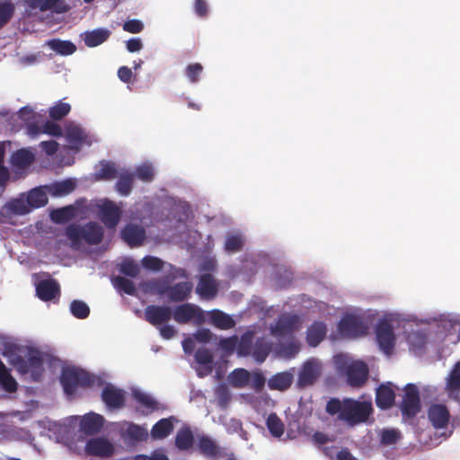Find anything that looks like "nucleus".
I'll return each instance as SVG.
<instances>
[{
    "mask_svg": "<svg viewBox=\"0 0 460 460\" xmlns=\"http://www.w3.org/2000/svg\"><path fill=\"white\" fill-rule=\"evenodd\" d=\"M104 418L97 413L85 414L80 421V430L86 435L98 433L103 427Z\"/></svg>",
    "mask_w": 460,
    "mask_h": 460,
    "instance_id": "21",
    "label": "nucleus"
},
{
    "mask_svg": "<svg viewBox=\"0 0 460 460\" xmlns=\"http://www.w3.org/2000/svg\"><path fill=\"white\" fill-rule=\"evenodd\" d=\"M175 322L180 324H185L195 319L198 323L204 321V315L201 309L190 303L182 304L174 308L172 316Z\"/></svg>",
    "mask_w": 460,
    "mask_h": 460,
    "instance_id": "8",
    "label": "nucleus"
},
{
    "mask_svg": "<svg viewBox=\"0 0 460 460\" xmlns=\"http://www.w3.org/2000/svg\"><path fill=\"white\" fill-rule=\"evenodd\" d=\"M71 111L69 103L58 102L49 109V117L54 120H59L65 118Z\"/></svg>",
    "mask_w": 460,
    "mask_h": 460,
    "instance_id": "46",
    "label": "nucleus"
},
{
    "mask_svg": "<svg viewBox=\"0 0 460 460\" xmlns=\"http://www.w3.org/2000/svg\"><path fill=\"white\" fill-rule=\"evenodd\" d=\"M447 390L449 393L460 391V362H457L447 379Z\"/></svg>",
    "mask_w": 460,
    "mask_h": 460,
    "instance_id": "44",
    "label": "nucleus"
},
{
    "mask_svg": "<svg viewBox=\"0 0 460 460\" xmlns=\"http://www.w3.org/2000/svg\"><path fill=\"white\" fill-rule=\"evenodd\" d=\"M25 2L30 8L40 9L41 12L53 11L62 13L68 11L65 0H25Z\"/></svg>",
    "mask_w": 460,
    "mask_h": 460,
    "instance_id": "19",
    "label": "nucleus"
},
{
    "mask_svg": "<svg viewBox=\"0 0 460 460\" xmlns=\"http://www.w3.org/2000/svg\"><path fill=\"white\" fill-rule=\"evenodd\" d=\"M194 436L189 426L181 428L175 436V447L181 451L189 450L193 447Z\"/></svg>",
    "mask_w": 460,
    "mask_h": 460,
    "instance_id": "30",
    "label": "nucleus"
},
{
    "mask_svg": "<svg viewBox=\"0 0 460 460\" xmlns=\"http://www.w3.org/2000/svg\"><path fill=\"white\" fill-rule=\"evenodd\" d=\"M293 382V375L289 372H280L273 375L268 381L270 390L285 391L288 389Z\"/></svg>",
    "mask_w": 460,
    "mask_h": 460,
    "instance_id": "29",
    "label": "nucleus"
},
{
    "mask_svg": "<svg viewBox=\"0 0 460 460\" xmlns=\"http://www.w3.org/2000/svg\"><path fill=\"white\" fill-rule=\"evenodd\" d=\"M126 426L125 429H121V437L124 439L133 442H141L147 439L148 433L145 428L132 422H127Z\"/></svg>",
    "mask_w": 460,
    "mask_h": 460,
    "instance_id": "26",
    "label": "nucleus"
},
{
    "mask_svg": "<svg viewBox=\"0 0 460 460\" xmlns=\"http://www.w3.org/2000/svg\"><path fill=\"white\" fill-rule=\"evenodd\" d=\"M217 284L212 274L205 273L199 277V280L196 288V292L200 296V297L205 299H212L217 296Z\"/></svg>",
    "mask_w": 460,
    "mask_h": 460,
    "instance_id": "18",
    "label": "nucleus"
},
{
    "mask_svg": "<svg viewBox=\"0 0 460 460\" xmlns=\"http://www.w3.org/2000/svg\"><path fill=\"white\" fill-rule=\"evenodd\" d=\"M102 399L109 409H120L125 405L123 390L109 384L102 392Z\"/></svg>",
    "mask_w": 460,
    "mask_h": 460,
    "instance_id": "16",
    "label": "nucleus"
},
{
    "mask_svg": "<svg viewBox=\"0 0 460 460\" xmlns=\"http://www.w3.org/2000/svg\"><path fill=\"white\" fill-rule=\"evenodd\" d=\"M85 452L93 456L110 457L114 453V446L104 438H91L85 445Z\"/></svg>",
    "mask_w": 460,
    "mask_h": 460,
    "instance_id": "14",
    "label": "nucleus"
},
{
    "mask_svg": "<svg viewBox=\"0 0 460 460\" xmlns=\"http://www.w3.org/2000/svg\"><path fill=\"white\" fill-rule=\"evenodd\" d=\"M203 66L200 63H192L187 66L185 75L191 84H196L200 80Z\"/></svg>",
    "mask_w": 460,
    "mask_h": 460,
    "instance_id": "52",
    "label": "nucleus"
},
{
    "mask_svg": "<svg viewBox=\"0 0 460 460\" xmlns=\"http://www.w3.org/2000/svg\"><path fill=\"white\" fill-rule=\"evenodd\" d=\"M31 210L44 207L48 203L46 193L40 188H34L30 190L26 196Z\"/></svg>",
    "mask_w": 460,
    "mask_h": 460,
    "instance_id": "36",
    "label": "nucleus"
},
{
    "mask_svg": "<svg viewBox=\"0 0 460 460\" xmlns=\"http://www.w3.org/2000/svg\"><path fill=\"white\" fill-rule=\"evenodd\" d=\"M99 179L111 180L117 177V169L113 163L103 161L101 163V168L97 172Z\"/></svg>",
    "mask_w": 460,
    "mask_h": 460,
    "instance_id": "49",
    "label": "nucleus"
},
{
    "mask_svg": "<svg viewBox=\"0 0 460 460\" xmlns=\"http://www.w3.org/2000/svg\"><path fill=\"white\" fill-rule=\"evenodd\" d=\"M395 400V393L391 386V384L380 385L376 392V404L382 410L391 408Z\"/></svg>",
    "mask_w": 460,
    "mask_h": 460,
    "instance_id": "23",
    "label": "nucleus"
},
{
    "mask_svg": "<svg viewBox=\"0 0 460 460\" xmlns=\"http://www.w3.org/2000/svg\"><path fill=\"white\" fill-rule=\"evenodd\" d=\"M66 235L74 247L78 246L82 240L88 244L94 245L102 243L103 229L95 222H89L83 226L72 224L66 227Z\"/></svg>",
    "mask_w": 460,
    "mask_h": 460,
    "instance_id": "1",
    "label": "nucleus"
},
{
    "mask_svg": "<svg viewBox=\"0 0 460 460\" xmlns=\"http://www.w3.org/2000/svg\"><path fill=\"white\" fill-rule=\"evenodd\" d=\"M133 186V175L128 172L122 173L117 183V191L122 196H128L132 190Z\"/></svg>",
    "mask_w": 460,
    "mask_h": 460,
    "instance_id": "43",
    "label": "nucleus"
},
{
    "mask_svg": "<svg viewBox=\"0 0 460 460\" xmlns=\"http://www.w3.org/2000/svg\"><path fill=\"white\" fill-rule=\"evenodd\" d=\"M347 382L352 387H362L369 375L368 367L362 361H355L349 364L346 369Z\"/></svg>",
    "mask_w": 460,
    "mask_h": 460,
    "instance_id": "10",
    "label": "nucleus"
},
{
    "mask_svg": "<svg viewBox=\"0 0 460 460\" xmlns=\"http://www.w3.org/2000/svg\"><path fill=\"white\" fill-rule=\"evenodd\" d=\"M266 425L273 437L279 438L283 435L285 429L284 423L276 413L272 412L268 416Z\"/></svg>",
    "mask_w": 460,
    "mask_h": 460,
    "instance_id": "40",
    "label": "nucleus"
},
{
    "mask_svg": "<svg viewBox=\"0 0 460 460\" xmlns=\"http://www.w3.org/2000/svg\"><path fill=\"white\" fill-rule=\"evenodd\" d=\"M271 350L270 345L264 339L257 340L252 348V357L258 363H262Z\"/></svg>",
    "mask_w": 460,
    "mask_h": 460,
    "instance_id": "39",
    "label": "nucleus"
},
{
    "mask_svg": "<svg viewBox=\"0 0 460 460\" xmlns=\"http://www.w3.org/2000/svg\"><path fill=\"white\" fill-rule=\"evenodd\" d=\"M404 395L401 402V411L403 417L414 418L420 411V398L418 387L413 384L406 385Z\"/></svg>",
    "mask_w": 460,
    "mask_h": 460,
    "instance_id": "6",
    "label": "nucleus"
},
{
    "mask_svg": "<svg viewBox=\"0 0 460 460\" xmlns=\"http://www.w3.org/2000/svg\"><path fill=\"white\" fill-rule=\"evenodd\" d=\"M113 284L116 288L122 290L127 295L133 296L136 293L134 283L127 278L118 276L114 279Z\"/></svg>",
    "mask_w": 460,
    "mask_h": 460,
    "instance_id": "50",
    "label": "nucleus"
},
{
    "mask_svg": "<svg viewBox=\"0 0 460 460\" xmlns=\"http://www.w3.org/2000/svg\"><path fill=\"white\" fill-rule=\"evenodd\" d=\"M100 219L108 228H115L121 217L119 208L111 200H104L99 207Z\"/></svg>",
    "mask_w": 460,
    "mask_h": 460,
    "instance_id": "13",
    "label": "nucleus"
},
{
    "mask_svg": "<svg viewBox=\"0 0 460 460\" xmlns=\"http://www.w3.org/2000/svg\"><path fill=\"white\" fill-rule=\"evenodd\" d=\"M38 297L42 301H51L60 296V287L54 279H43L36 286Z\"/></svg>",
    "mask_w": 460,
    "mask_h": 460,
    "instance_id": "17",
    "label": "nucleus"
},
{
    "mask_svg": "<svg viewBox=\"0 0 460 460\" xmlns=\"http://www.w3.org/2000/svg\"><path fill=\"white\" fill-rule=\"evenodd\" d=\"M338 331L343 337L357 338L367 334L368 325L362 316L346 314L339 322Z\"/></svg>",
    "mask_w": 460,
    "mask_h": 460,
    "instance_id": "5",
    "label": "nucleus"
},
{
    "mask_svg": "<svg viewBox=\"0 0 460 460\" xmlns=\"http://www.w3.org/2000/svg\"><path fill=\"white\" fill-rule=\"evenodd\" d=\"M111 31L105 28H99L84 32V41L89 48L97 47L105 42L111 36Z\"/></svg>",
    "mask_w": 460,
    "mask_h": 460,
    "instance_id": "27",
    "label": "nucleus"
},
{
    "mask_svg": "<svg viewBox=\"0 0 460 460\" xmlns=\"http://www.w3.org/2000/svg\"><path fill=\"white\" fill-rule=\"evenodd\" d=\"M199 451L207 457L215 458L221 453V448L217 442L208 435L198 437Z\"/></svg>",
    "mask_w": 460,
    "mask_h": 460,
    "instance_id": "25",
    "label": "nucleus"
},
{
    "mask_svg": "<svg viewBox=\"0 0 460 460\" xmlns=\"http://www.w3.org/2000/svg\"><path fill=\"white\" fill-rule=\"evenodd\" d=\"M4 355L9 357L10 362L16 366L22 373H31L34 381H39L44 371L43 358L40 351L31 349L29 350L27 360L22 356L13 357L11 349H5Z\"/></svg>",
    "mask_w": 460,
    "mask_h": 460,
    "instance_id": "2",
    "label": "nucleus"
},
{
    "mask_svg": "<svg viewBox=\"0 0 460 460\" xmlns=\"http://www.w3.org/2000/svg\"><path fill=\"white\" fill-rule=\"evenodd\" d=\"M193 285L190 282H179L173 286H167L162 288L159 293L166 295L172 302H182L186 300L190 295Z\"/></svg>",
    "mask_w": 460,
    "mask_h": 460,
    "instance_id": "15",
    "label": "nucleus"
},
{
    "mask_svg": "<svg viewBox=\"0 0 460 460\" xmlns=\"http://www.w3.org/2000/svg\"><path fill=\"white\" fill-rule=\"evenodd\" d=\"M19 112L25 123L26 133L31 138H36L42 134L44 119L41 115L34 113L29 107H22Z\"/></svg>",
    "mask_w": 460,
    "mask_h": 460,
    "instance_id": "9",
    "label": "nucleus"
},
{
    "mask_svg": "<svg viewBox=\"0 0 460 460\" xmlns=\"http://www.w3.org/2000/svg\"><path fill=\"white\" fill-rule=\"evenodd\" d=\"M133 395L136 401L146 409L152 411L158 409L157 402L150 395L141 392H135Z\"/></svg>",
    "mask_w": 460,
    "mask_h": 460,
    "instance_id": "53",
    "label": "nucleus"
},
{
    "mask_svg": "<svg viewBox=\"0 0 460 460\" xmlns=\"http://www.w3.org/2000/svg\"><path fill=\"white\" fill-rule=\"evenodd\" d=\"M74 217V208L72 207H65L55 209L51 212L50 217L53 222L64 224L72 219Z\"/></svg>",
    "mask_w": 460,
    "mask_h": 460,
    "instance_id": "45",
    "label": "nucleus"
},
{
    "mask_svg": "<svg viewBox=\"0 0 460 460\" xmlns=\"http://www.w3.org/2000/svg\"><path fill=\"white\" fill-rule=\"evenodd\" d=\"M376 336L380 349L390 356L395 345L394 327L387 320L380 321L376 327Z\"/></svg>",
    "mask_w": 460,
    "mask_h": 460,
    "instance_id": "7",
    "label": "nucleus"
},
{
    "mask_svg": "<svg viewBox=\"0 0 460 460\" xmlns=\"http://www.w3.org/2000/svg\"><path fill=\"white\" fill-rule=\"evenodd\" d=\"M251 373L244 368H236L229 375V382L235 388H243L250 384Z\"/></svg>",
    "mask_w": 460,
    "mask_h": 460,
    "instance_id": "35",
    "label": "nucleus"
},
{
    "mask_svg": "<svg viewBox=\"0 0 460 460\" xmlns=\"http://www.w3.org/2000/svg\"><path fill=\"white\" fill-rule=\"evenodd\" d=\"M133 460H169V458L162 450H155L151 456L137 455Z\"/></svg>",
    "mask_w": 460,
    "mask_h": 460,
    "instance_id": "64",
    "label": "nucleus"
},
{
    "mask_svg": "<svg viewBox=\"0 0 460 460\" xmlns=\"http://www.w3.org/2000/svg\"><path fill=\"white\" fill-rule=\"evenodd\" d=\"M145 320L153 326L162 325L172 319V310L167 305H150L145 308Z\"/></svg>",
    "mask_w": 460,
    "mask_h": 460,
    "instance_id": "11",
    "label": "nucleus"
},
{
    "mask_svg": "<svg viewBox=\"0 0 460 460\" xmlns=\"http://www.w3.org/2000/svg\"><path fill=\"white\" fill-rule=\"evenodd\" d=\"M72 314L78 319H85L90 314L89 306L81 300H74L70 305Z\"/></svg>",
    "mask_w": 460,
    "mask_h": 460,
    "instance_id": "48",
    "label": "nucleus"
},
{
    "mask_svg": "<svg viewBox=\"0 0 460 460\" xmlns=\"http://www.w3.org/2000/svg\"><path fill=\"white\" fill-rule=\"evenodd\" d=\"M373 411L369 402H358L353 399H344V409L339 419L351 425L366 422Z\"/></svg>",
    "mask_w": 460,
    "mask_h": 460,
    "instance_id": "4",
    "label": "nucleus"
},
{
    "mask_svg": "<svg viewBox=\"0 0 460 460\" xmlns=\"http://www.w3.org/2000/svg\"><path fill=\"white\" fill-rule=\"evenodd\" d=\"M327 332L326 325L322 322H314L306 332L307 343L316 347L324 338Z\"/></svg>",
    "mask_w": 460,
    "mask_h": 460,
    "instance_id": "28",
    "label": "nucleus"
},
{
    "mask_svg": "<svg viewBox=\"0 0 460 460\" xmlns=\"http://www.w3.org/2000/svg\"><path fill=\"white\" fill-rule=\"evenodd\" d=\"M48 44L54 51L64 56L71 55L76 50L75 45L68 40H51Z\"/></svg>",
    "mask_w": 460,
    "mask_h": 460,
    "instance_id": "41",
    "label": "nucleus"
},
{
    "mask_svg": "<svg viewBox=\"0 0 460 460\" xmlns=\"http://www.w3.org/2000/svg\"><path fill=\"white\" fill-rule=\"evenodd\" d=\"M121 237L130 247H137L143 243L146 231L139 226L129 224L122 229Z\"/></svg>",
    "mask_w": 460,
    "mask_h": 460,
    "instance_id": "20",
    "label": "nucleus"
},
{
    "mask_svg": "<svg viewBox=\"0 0 460 460\" xmlns=\"http://www.w3.org/2000/svg\"><path fill=\"white\" fill-rule=\"evenodd\" d=\"M211 323L220 330H228L235 325L234 320L220 310H212L209 314Z\"/></svg>",
    "mask_w": 460,
    "mask_h": 460,
    "instance_id": "32",
    "label": "nucleus"
},
{
    "mask_svg": "<svg viewBox=\"0 0 460 460\" xmlns=\"http://www.w3.org/2000/svg\"><path fill=\"white\" fill-rule=\"evenodd\" d=\"M136 174L138 179L144 181H151L154 178V169L151 165L143 164L137 168Z\"/></svg>",
    "mask_w": 460,
    "mask_h": 460,
    "instance_id": "60",
    "label": "nucleus"
},
{
    "mask_svg": "<svg viewBox=\"0 0 460 460\" xmlns=\"http://www.w3.org/2000/svg\"><path fill=\"white\" fill-rule=\"evenodd\" d=\"M177 419L174 416L164 418L158 420L151 429V436L154 439H164L173 430L174 422Z\"/></svg>",
    "mask_w": 460,
    "mask_h": 460,
    "instance_id": "24",
    "label": "nucleus"
},
{
    "mask_svg": "<svg viewBox=\"0 0 460 460\" xmlns=\"http://www.w3.org/2000/svg\"><path fill=\"white\" fill-rule=\"evenodd\" d=\"M320 376V368L316 362L306 361L299 373L298 385L305 387L313 385Z\"/></svg>",
    "mask_w": 460,
    "mask_h": 460,
    "instance_id": "22",
    "label": "nucleus"
},
{
    "mask_svg": "<svg viewBox=\"0 0 460 460\" xmlns=\"http://www.w3.org/2000/svg\"><path fill=\"white\" fill-rule=\"evenodd\" d=\"M401 438V433L394 429H384L381 433L380 442L384 446H391L396 444Z\"/></svg>",
    "mask_w": 460,
    "mask_h": 460,
    "instance_id": "51",
    "label": "nucleus"
},
{
    "mask_svg": "<svg viewBox=\"0 0 460 460\" xmlns=\"http://www.w3.org/2000/svg\"><path fill=\"white\" fill-rule=\"evenodd\" d=\"M60 383L67 395H73L78 387H87L92 385L93 378L88 372L75 367L62 369Z\"/></svg>",
    "mask_w": 460,
    "mask_h": 460,
    "instance_id": "3",
    "label": "nucleus"
},
{
    "mask_svg": "<svg viewBox=\"0 0 460 460\" xmlns=\"http://www.w3.org/2000/svg\"><path fill=\"white\" fill-rule=\"evenodd\" d=\"M8 208L15 215H26L31 211L26 199L22 198L11 200Z\"/></svg>",
    "mask_w": 460,
    "mask_h": 460,
    "instance_id": "47",
    "label": "nucleus"
},
{
    "mask_svg": "<svg viewBox=\"0 0 460 460\" xmlns=\"http://www.w3.org/2000/svg\"><path fill=\"white\" fill-rule=\"evenodd\" d=\"M243 244V242L240 235L230 234L226 237L225 249L228 252H236L242 250Z\"/></svg>",
    "mask_w": 460,
    "mask_h": 460,
    "instance_id": "54",
    "label": "nucleus"
},
{
    "mask_svg": "<svg viewBox=\"0 0 460 460\" xmlns=\"http://www.w3.org/2000/svg\"><path fill=\"white\" fill-rule=\"evenodd\" d=\"M14 11V4L11 1L0 0V29L10 22Z\"/></svg>",
    "mask_w": 460,
    "mask_h": 460,
    "instance_id": "42",
    "label": "nucleus"
},
{
    "mask_svg": "<svg viewBox=\"0 0 460 460\" xmlns=\"http://www.w3.org/2000/svg\"><path fill=\"white\" fill-rule=\"evenodd\" d=\"M76 183L72 179H66L55 182L49 187V192L53 196H64L75 190Z\"/></svg>",
    "mask_w": 460,
    "mask_h": 460,
    "instance_id": "38",
    "label": "nucleus"
},
{
    "mask_svg": "<svg viewBox=\"0 0 460 460\" xmlns=\"http://www.w3.org/2000/svg\"><path fill=\"white\" fill-rule=\"evenodd\" d=\"M66 138L71 144L73 149L79 150L86 138V135L83 129L74 126L66 128Z\"/></svg>",
    "mask_w": 460,
    "mask_h": 460,
    "instance_id": "34",
    "label": "nucleus"
},
{
    "mask_svg": "<svg viewBox=\"0 0 460 460\" xmlns=\"http://www.w3.org/2000/svg\"><path fill=\"white\" fill-rule=\"evenodd\" d=\"M0 385L2 388L8 392L13 393L17 390V382L10 374L9 369L0 360Z\"/></svg>",
    "mask_w": 460,
    "mask_h": 460,
    "instance_id": "37",
    "label": "nucleus"
},
{
    "mask_svg": "<svg viewBox=\"0 0 460 460\" xmlns=\"http://www.w3.org/2000/svg\"><path fill=\"white\" fill-rule=\"evenodd\" d=\"M428 419L436 429H446L449 423L450 412L446 405L433 403L428 409Z\"/></svg>",
    "mask_w": 460,
    "mask_h": 460,
    "instance_id": "12",
    "label": "nucleus"
},
{
    "mask_svg": "<svg viewBox=\"0 0 460 460\" xmlns=\"http://www.w3.org/2000/svg\"><path fill=\"white\" fill-rule=\"evenodd\" d=\"M265 382L266 379L263 374L260 371H256L251 374L250 384L248 385H250L255 391L260 392L264 387Z\"/></svg>",
    "mask_w": 460,
    "mask_h": 460,
    "instance_id": "58",
    "label": "nucleus"
},
{
    "mask_svg": "<svg viewBox=\"0 0 460 460\" xmlns=\"http://www.w3.org/2000/svg\"><path fill=\"white\" fill-rule=\"evenodd\" d=\"M298 319L296 315H283L272 329L273 333L287 335L292 332L297 326Z\"/></svg>",
    "mask_w": 460,
    "mask_h": 460,
    "instance_id": "31",
    "label": "nucleus"
},
{
    "mask_svg": "<svg viewBox=\"0 0 460 460\" xmlns=\"http://www.w3.org/2000/svg\"><path fill=\"white\" fill-rule=\"evenodd\" d=\"M143 29V22L137 19L128 20L123 23V30L129 33H139Z\"/></svg>",
    "mask_w": 460,
    "mask_h": 460,
    "instance_id": "61",
    "label": "nucleus"
},
{
    "mask_svg": "<svg viewBox=\"0 0 460 460\" xmlns=\"http://www.w3.org/2000/svg\"><path fill=\"white\" fill-rule=\"evenodd\" d=\"M42 134L60 137L63 136V130L58 124L50 120H44Z\"/></svg>",
    "mask_w": 460,
    "mask_h": 460,
    "instance_id": "56",
    "label": "nucleus"
},
{
    "mask_svg": "<svg viewBox=\"0 0 460 460\" xmlns=\"http://www.w3.org/2000/svg\"><path fill=\"white\" fill-rule=\"evenodd\" d=\"M343 409H344V400L342 402H341L337 398H332L331 400L328 401V402L326 404V411L330 415H335L337 413H339V415H341Z\"/></svg>",
    "mask_w": 460,
    "mask_h": 460,
    "instance_id": "59",
    "label": "nucleus"
},
{
    "mask_svg": "<svg viewBox=\"0 0 460 460\" xmlns=\"http://www.w3.org/2000/svg\"><path fill=\"white\" fill-rule=\"evenodd\" d=\"M195 358L198 363L202 365L210 364L213 361V356L208 349H199L195 353Z\"/></svg>",
    "mask_w": 460,
    "mask_h": 460,
    "instance_id": "62",
    "label": "nucleus"
},
{
    "mask_svg": "<svg viewBox=\"0 0 460 460\" xmlns=\"http://www.w3.org/2000/svg\"><path fill=\"white\" fill-rule=\"evenodd\" d=\"M119 270L126 276L136 278L139 273V267L132 261H124L120 265Z\"/></svg>",
    "mask_w": 460,
    "mask_h": 460,
    "instance_id": "57",
    "label": "nucleus"
},
{
    "mask_svg": "<svg viewBox=\"0 0 460 460\" xmlns=\"http://www.w3.org/2000/svg\"><path fill=\"white\" fill-rule=\"evenodd\" d=\"M252 348L251 338L243 336L238 346V353L242 356L252 355Z\"/></svg>",
    "mask_w": 460,
    "mask_h": 460,
    "instance_id": "63",
    "label": "nucleus"
},
{
    "mask_svg": "<svg viewBox=\"0 0 460 460\" xmlns=\"http://www.w3.org/2000/svg\"><path fill=\"white\" fill-rule=\"evenodd\" d=\"M142 265L145 269L157 271L163 269L164 261L154 256H146L142 260Z\"/></svg>",
    "mask_w": 460,
    "mask_h": 460,
    "instance_id": "55",
    "label": "nucleus"
},
{
    "mask_svg": "<svg viewBox=\"0 0 460 460\" xmlns=\"http://www.w3.org/2000/svg\"><path fill=\"white\" fill-rule=\"evenodd\" d=\"M34 159V154L31 150L21 148L13 154L11 162L13 166L25 169L33 163Z\"/></svg>",
    "mask_w": 460,
    "mask_h": 460,
    "instance_id": "33",
    "label": "nucleus"
}]
</instances>
